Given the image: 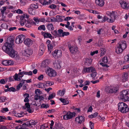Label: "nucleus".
<instances>
[{
	"label": "nucleus",
	"mask_w": 129,
	"mask_h": 129,
	"mask_svg": "<svg viewBox=\"0 0 129 129\" xmlns=\"http://www.w3.org/2000/svg\"><path fill=\"white\" fill-rule=\"evenodd\" d=\"M25 16L26 17V18H28L29 17V16L28 15H27V14H25L23 15H22V16L21 17L20 20H23L24 18H25Z\"/></svg>",
	"instance_id": "72a5a7b5"
},
{
	"label": "nucleus",
	"mask_w": 129,
	"mask_h": 129,
	"mask_svg": "<svg viewBox=\"0 0 129 129\" xmlns=\"http://www.w3.org/2000/svg\"><path fill=\"white\" fill-rule=\"evenodd\" d=\"M27 22L29 23L31 25L34 24H36V23L34 22L32 19H30L28 20Z\"/></svg>",
	"instance_id": "4c0bfd02"
},
{
	"label": "nucleus",
	"mask_w": 129,
	"mask_h": 129,
	"mask_svg": "<svg viewBox=\"0 0 129 129\" xmlns=\"http://www.w3.org/2000/svg\"><path fill=\"white\" fill-rule=\"evenodd\" d=\"M18 36V37L22 43L23 41L24 40V39L25 38V36L21 34Z\"/></svg>",
	"instance_id": "a878e982"
},
{
	"label": "nucleus",
	"mask_w": 129,
	"mask_h": 129,
	"mask_svg": "<svg viewBox=\"0 0 129 129\" xmlns=\"http://www.w3.org/2000/svg\"><path fill=\"white\" fill-rule=\"evenodd\" d=\"M27 111H28L29 113H31L33 112V110H32L31 108L30 107L27 109Z\"/></svg>",
	"instance_id": "0e129e2a"
},
{
	"label": "nucleus",
	"mask_w": 129,
	"mask_h": 129,
	"mask_svg": "<svg viewBox=\"0 0 129 129\" xmlns=\"http://www.w3.org/2000/svg\"><path fill=\"white\" fill-rule=\"evenodd\" d=\"M24 113L23 112H21L20 113H18L17 114L14 115V116L17 117H20L23 116V115H22Z\"/></svg>",
	"instance_id": "473e14b6"
},
{
	"label": "nucleus",
	"mask_w": 129,
	"mask_h": 129,
	"mask_svg": "<svg viewBox=\"0 0 129 129\" xmlns=\"http://www.w3.org/2000/svg\"><path fill=\"white\" fill-rule=\"evenodd\" d=\"M106 90L109 92L110 93H115L118 91V89L115 87H107L106 88Z\"/></svg>",
	"instance_id": "6e6552de"
},
{
	"label": "nucleus",
	"mask_w": 129,
	"mask_h": 129,
	"mask_svg": "<svg viewBox=\"0 0 129 129\" xmlns=\"http://www.w3.org/2000/svg\"><path fill=\"white\" fill-rule=\"evenodd\" d=\"M118 44L119 47H121L123 50L126 48V42L125 41H122L120 42Z\"/></svg>",
	"instance_id": "1a4fd4ad"
},
{
	"label": "nucleus",
	"mask_w": 129,
	"mask_h": 129,
	"mask_svg": "<svg viewBox=\"0 0 129 129\" xmlns=\"http://www.w3.org/2000/svg\"><path fill=\"white\" fill-rule=\"evenodd\" d=\"M25 107H26L27 109L30 107V105L29 103L27 102L25 104Z\"/></svg>",
	"instance_id": "e2e57ef3"
},
{
	"label": "nucleus",
	"mask_w": 129,
	"mask_h": 129,
	"mask_svg": "<svg viewBox=\"0 0 129 129\" xmlns=\"http://www.w3.org/2000/svg\"><path fill=\"white\" fill-rule=\"evenodd\" d=\"M128 93V91L127 90H124L121 92L120 98L122 101L125 102L129 101V97L127 95Z\"/></svg>",
	"instance_id": "7ed1b4c3"
},
{
	"label": "nucleus",
	"mask_w": 129,
	"mask_h": 129,
	"mask_svg": "<svg viewBox=\"0 0 129 129\" xmlns=\"http://www.w3.org/2000/svg\"><path fill=\"white\" fill-rule=\"evenodd\" d=\"M14 63L13 61L11 60H5L3 61L2 64L4 65L7 66L9 65H12Z\"/></svg>",
	"instance_id": "f8f14e48"
},
{
	"label": "nucleus",
	"mask_w": 129,
	"mask_h": 129,
	"mask_svg": "<svg viewBox=\"0 0 129 129\" xmlns=\"http://www.w3.org/2000/svg\"><path fill=\"white\" fill-rule=\"evenodd\" d=\"M38 98V99H40V101L43 100L44 99V98L42 95H39Z\"/></svg>",
	"instance_id": "338daca9"
},
{
	"label": "nucleus",
	"mask_w": 129,
	"mask_h": 129,
	"mask_svg": "<svg viewBox=\"0 0 129 129\" xmlns=\"http://www.w3.org/2000/svg\"><path fill=\"white\" fill-rule=\"evenodd\" d=\"M92 61L91 59L86 58L85 59V62L86 63H87V64H90Z\"/></svg>",
	"instance_id": "c756f323"
},
{
	"label": "nucleus",
	"mask_w": 129,
	"mask_h": 129,
	"mask_svg": "<svg viewBox=\"0 0 129 129\" xmlns=\"http://www.w3.org/2000/svg\"><path fill=\"white\" fill-rule=\"evenodd\" d=\"M118 110L122 113H126L129 111V108L125 103L120 102L118 104Z\"/></svg>",
	"instance_id": "f03ea898"
},
{
	"label": "nucleus",
	"mask_w": 129,
	"mask_h": 129,
	"mask_svg": "<svg viewBox=\"0 0 129 129\" xmlns=\"http://www.w3.org/2000/svg\"><path fill=\"white\" fill-rule=\"evenodd\" d=\"M104 0H96L95 3L99 6L102 7L104 5Z\"/></svg>",
	"instance_id": "2eb2a0df"
},
{
	"label": "nucleus",
	"mask_w": 129,
	"mask_h": 129,
	"mask_svg": "<svg viewBox=\"0 0 129 129\" xmlns=\"http://www.w3.org/2000/svg\"><path fill=\"white\" fill-rule=\"evenodd\" d=\"M33 51L31 50L27 49L24 50L23 54L25 56L28 57L31 55Z\"/></svg>",
	"instance_id": "9d476101"
},
{
	"label": "nucleus",
	"mask_w": 129,
	"mask_h": 129,
	"mask_svg": "<svg viewBox=\"0 0 129 129\" xmlns=\"http://www.w3.org/2000/svg\"><path fill=\"white\" fill-rule=\"evenodd\" d=\"M15 41V43L17 44L21 43L18 36L16 37Z\"/></svg>",
	"instance_id": "ea45409f"
},
{
	"label": "nucleus",
	"mask_w": 129,
	"mask_h": 129,
	"mask_svg": "<svg viewBox=\"0 0 129 129\" xmlns=\"http://www.w3.org/2000/svg\"><path fill=\"white\" fill-rule=\"evenodd\" d=\"M108 18L106 16H104L103 18V19L102 21H101L102 22H105V21L107 20L108 21Z\"/></svg>",
	"instance_id": "13d9d810"
},
{
	"label": "nucleus",
	"mask_w": 129,
	"mask_h": 129,
	"mask_svg": "<svg viewBox=\"0 0 129 129\" xmlns=\"http://www.w3.org/2000/svg\"><path fill=\"white\" fill-rule=\"evenodd\" d=\"M102 61L105 63H107L108 62V60L107 57H104L102 59Z\"/></svg>",
	"instance_id": "37998d69"
},
{
	"label": "nucleus",
	"mask_w": 129,
	"mask_h": 129,
	"mask_svg": "<svg viewBox=\"0 0 129 129\" xmlns=\"http://www.w3.org/2000/svg\"><path fill=\"white\" fill-rule=\"evenodd\" d=\"M44 76L42 74L40 75L38 77V79L40 80H42Z\"/></svg>",
	"instance_id": "774afa93"
},
{
	"label": "nucleus",
	"mask_w": 129,
	"mask_h": 129,
	"mask_svg": "<svg viewBox=\"0 0 129 129\" xmlns=\"http://www.w3.org/2000/svg\"><path fill=\"white\" fill-rule=\"evenodd\" d=\"M128 78L127 74L125 73L122 75V82H125L127 80Z\"/></svg>",
	"instance_id": "b1692460"
},
{
	"label": "nucleus",
	"mask_w": 129,
	"mask_h": 129,
	"mask_svg": "<svg viewBox=\"0 0 129 129\" xmlns=\"http://www.w3.org/2000/svg\"><path fill=\"white\" fill-rule=\"evenodd\" d=\"M88 72L90 73V72H93L95 71L94 68L92 67H91L88 68Z\"/></svg>",
	"instance_id": "c85d7f7f"
},
{
	"label": "nucleus",
	"mask_w": 129,
	"mask_h": 129,
	"mask_svg": "<svg viewBox=\"0 0 129 129\" xmlns=\"http://www.w3.org/2000/svg\"><path fill=\"white\" fill-rule=\"evenodd\" d=\"M53 56L56 58L57 57L58 58L61 56V51L60 50H57V51H55L54 52V54H53Z\"/></svg>",
	"instance_id": "4468645a"
},
{
	"label": "nucleus",
	"mask_w": 129,
	"mask_h": 129,
	"mask_svg": "<svg viewBox=\"0 0 129 129\" xmlns=\"http://www.w3.org/2000/svg\"><path fill=\"white\" fill-rule=\"evenodd\" d=\"M47 72V74L50 77H54L56 75L55 71L52 68H49Z\"/></svg>",
	"instance_id": "423d86ee"
},
{
	"label": "nucleus",
	"mask_w": 129,
	"mask_h": 129,
	"mask_svg": "<svg viewBox=\"0 0 129 129\" xmlns=\"http://www.w3.org/2000/svg\"><path fill=\"white\" fill-rule=\"evenodd\" d=\"M51 33L54 36H58L60 37V35L58 34L57 31L56 30H54L53 31L51 32Z\"/></svg>",
	"instance_id": "f704fd0d"
},
{
	"label": "nucleus",
	"mask_w": 129,
	"mask_h": 129,
	"mask_svg": "<svg viewBox=\"0 0 129 129\" xmlns=\"http://www.w3.org/2000/svg\"><path fill=\"white\" fill-rule=\"evenodd\" d=\"M30 7L32 8H33L35 9H37L38 8V6L34 4H31Z\"/></svg>",
	"instance_id": "3c124183"
},
{
	"label": "nucleus",
	"mask_w": 129,
	"mask_h": 129,
	"mask_svg": "<svg viewBox=\"0 0 129 129\" xmlns=\"http://www.w3.org/2000/svg\"><path fill=\"white\" fill-rule=\"evenodd\" d=\"M45 82L46 83L45 84H48L49 86H51L54 84V83L53 81H46Z\"/></svg>",
	"instance_id": "c9c22d12"
},
{
	"label": "nucleus",
	"mask_w": 129,
	"mask_h": 129,
	"mask_svg": "<svg viewBox=\"0 0 129 129\" xmlns=\"http://www.w3.org/2000/svg\"><path fill=\"white\" fill-rule=\"evenodd\" d=\"M29 122H30L32 125H36L37 123V121H35L33 120H30L29 121Z\"/></svg>",
	"instance_id": "603ef678"
},
{
	"label": "nucleus",
	"mask_w": 129,
	"mask_h": 129,
	"mask_svg": "<svg viewBox=\"0 0 129 129\" xmlns=\"http://www.w3.org/2000/svg\"><path fill=\"white\" fill-rule=\"evenodd\" d=\"M24 43L25 45L29 46L31 44V41L30 39L27 38L24 40Z\"/></svg>",
	"instance_id": "a211bd4d"
},
{
	"label": "nucleus",
	"mask_w": 129,
	"mask_h": 129,
	"mask_svg": "<svg viewBox=\"0 0 129 129\" xmlns=\"http://www.w3.org/2000/svg\"><path fill=\"white\" fill-rule=\"evenodd\" d=\"M100 64L103 67H109V66H108L106 64H104V63L102 62H101L100 63Z\"/></svg>",
	"instance_id": "680f3d73"
},
{
	"label": "nucleus",
	"mask_w": 129,
	"mask_h": 129,
	"mask_svg": "<svg viewBox=\"0 0 129 129\" xmlns=\"http://www.w3.org/2000/svg\"><path fill=\"white\" fill-rule=\"evenodd\" d=\"M49 7L50 8L53 9H55L56 7V5L54 4H52L49 6Z\"/></svg>",
	"instance_id": "4d7b16f0"
},
{
	"label": "nucleus",
	"mask_w": 129,
	"mask_h": 129,
	"mask_svg": "<svg viewBox=\"0 0 129 129\" xmlns=\"http://www.w3.org/2000/svg\"><path fill=\"white\" fill-rule=\"evenodd\" d=\"M6 98L4 96H2L0 98V100H1L2 102H4L6 99Z\"/></svg>",
	"instance_id": "69168bd1"
},
{
	"label": "nucleus",
	"mask_w": 129,
	"mask_h": 129,
	"mask_svg": "<svg viewBox=\"0 0 129 129\" xmlns=\"http://www.w3.org/2000/svg\"><path fill=\"white\" fill-rule=\"evenodd\" d=\"M69 49L71 52L72 53H75L77 51V48H76L75 47H70L69 45Z\"/></svg>",
	"instance_id": "6ab92c4d"
},
{
	"label": "nucleus",
	"mask_w": 129,
	"mask_h": 129,
	"mask_svg": "<svg viewBox=\"0 0 129 129\" xmlns=\"http://www.w3.org/2000/svg\"><path fill=\"white\" fill-rule=\"evenodd\" d=\"M85 119V118L83 116H79L75 118V120L77 123L81 124L82 122H84Z\"/></svg>",
	"instance_id": "0eeeda50"
},
{
	"label": "nucleus",
	"mask_w": 129,
	"mask_h": 129,
	"mask_svg": "<svg viewBox=\"0 0 129 129\" xmlns=\"http://www.w3.org/2000/svg\"><path fill=\"white\" fill-rule=\"evenodd\" d=\"M28 72H26L25 71H23L22 72H19L18 74V75H22L24 74L25 75H27L28 74Z\"/></svg>",
	"instance_id": "de8ad7c7"
},
{
	"label": "nucleus",
	"mask_w": 129,
	"mask_h": 129,
	"mask_svg": "<svg viewBox=\"0 0 129 129\" xmlns=\"http://www.w3.org/2000/svg\"><path fill=\"white\" fill-rule=\"evenodd\" d=\"M47 27L48 29L49 30H53L54 29V27L53 26L52 23H48L47 25Z\"/></svg>",
	"instance_id": "393cba45"
},
{
	"label": "nucleus",
	"mask_w": 129,
	"mask_h": 129,
	"mask_svg": "<svg viewBox=\"0 0 129 129\" xmlns=\"http://www.w3.org/2000/svg\"><path fill=\"white\" fill-rule=\"evenodd\" d=\"M96 74L97 73L95 71L92 72V73L91 74V76L92 77L94 78L95 77Z\"/></svg>",
	"instance_id": "864d4df0"
},
{
	"label": "nucleus",
	"mask_w": 129,
	"mask_h": 129,
	"mask_svg": "<svg viewBox=\"0 0 129 129\" xmlns=\"http://www.w3.org/2000/svg\"><path fill=\"white\" fill-rule=\"evenodd\" d=\"M45 28L44 25H41L38 27V29L39 30H45Z\"/></svg>",
	"instance_id": "e433bc0d"
},
{
	"label": "nucleus",
	"mask_w": 129,
	"mask_h": 129,
	"mask_svg": "<svg viewBox=\"0 0 129 129\" xmlns=\"http://www.w3.org/2000/svg\"><path fill=\"white\" fill-rule=\"evenodd\" d=\"M76 114L75 112L72 113L70 111H68L66 113L65 115L63 116V118L64 119L67 120L72 118L73 116H75Z\"/></svg>",
	"instance_id": "20e7f679"
},
{
	"label": "nucleus",
	"mask_w": 129,
	"mask_h": 129,
	"mask_svg": "<svg viewBox=\"0 0 129 129\" xmlns=\"http://www.w3.org/2000/svg\"><path fill=\"white\" fill-rule=\"evenodd\" d=\"M40 51H44L45 50V47L43 44H42L40 46Z\"/></svg>",
	"instance_id": "2f4dec72"
},
{
	"label": "nucleus",
	"mask_w": 129,
	"mask_h": 129,
	"mask_svg": "<svg viewBox=\"0 0 129 129\" xmlns=\"http://www.w3.org/2000/svg\"><path fill=\"white\" fill-rule=\"evenodd\" d=\"M5 87L7 88V89H5L4 91L5 92H7L8 91H12L15 92L16 91V89L13 87H11L10 88L9 87V86L8 85H6L5 86Z\"/></svg>",
	"instance_id": "9b49d317"
},
{
	"label": "nucleus",
	"mask_w": 129,
	"mask_h": 129,
	"mask_svg": "<svg viewBox=\"0 0 129 129\" xmlns=\"http://www.w3.org/2000/svg\"><path fill=\"white\" fill-rule=\"evenodd\" d=\"M28 11L29 13L31 15H34L35 14L36 10L35 9H33L30 7V8H28Z\"/></svg>",
	"instance_id": "dca6fc26"
},
{
	"label": "nucleus",
	"mask_w": 129,
	"mask_h": 129,
	"mask_svg": "<svg viewBox=\"0 0 129 129\" xmlns=\"http://www.w3.org/2000/svg\"><path fill=\"white\" fill-rule=\"evenodd\" d=\"M49 107L48 104H43L41 106V108H47Z\"/></svg>",
	"instance_id": "c03bdc74"
},
{
	"label": "nucleus",
	"mask_w": 129,
	"mask_h": 129,
	"mask_svg": "<svg viewBox=\"0 0 129 129\" xmlns=\"http://www.w3.org/2000/svg\"><path fill=\"white\" fill-rule=\"evenodd\" d=\"M66 89H65L63 88L62 91L59 90L57 92V95L60 96H62L64 95Z\"/></svg>",
	"instance_id": "4be33fe9"
},
{
	"label": "nucleus",
	"mask_w": 129,
	"mask_h": 129,
	"mask_svg": "<svg viewBox=\"0 0 129 129\" xmlns=\"http://www.w3.org/2000/svg\"><path fill=\"white\" fill-rule=\"evenodd\" d=\"M44 85L43 83H39L38 84V87L40 88H42L44 86Z\"/></svg>",
	"instance_id": "052dcab7"
},
{
	"label": "nucleus",
	"mask_w": 129,
	"mask_h": 129,
	"mask_svg": "<svg viewBox=\"0 0 129 129\" xmlns=\"http://www.w3.org/2000/svg\"><path fill=\"white\" fill-rule=\"evenodd\" d=\"M101 55H102V54H104L106 52V50L104 48H102L101 49Z\"/></svg>",
	"instance_id": "49530a36"
},
{
	"label": "nucleus",
	"mask_w": 129,
	"mask_h": 129,
	"mask_svg": "<svg viewBox=\"0 0 129 129\" xmlns=\"http://www.w3.org/2000/svg\"><path fill=\"white\" fill-rule=\"evenodd\" d=\"M124 61L125 62H129V55H125L124 57Z\"/></svg>",
	"instance_id": "a18cd8bd"
},
{
	"label": "nucleus",
	"mask_w": 129,
	"mask_h": 129,
	"mask_svg": "<svg viewBox=\"0 0 129 129\" xmlns=\"http://www.w3.org/2000/svg\"><path fill=\"white\" fill-rule=\"evenodd\" d=\"M9 111V110L8 108H3V109L1 110V111L2 113H4V112H7Z\"/></svg>",
	"instance_id": "09e8293b"
},
{
	"label": "nucleus",
	"mask_w": 129,
	"mask_h": 129,
	"mask_svg": "<svg viewBox=\"0 0 129 129\" xmlns=\"http://www.w3.org/2000/svg\"><path fill=\"white\" fill-rule=\"evenodd\" d=\"M42 35L44 36V38H50L52 37L51 34L48 33H45V32H42Z\"/></svg>",
	"instance_id": "f3484780"
},
{
	"label": "nucleus",
	"mask_w": 129,
	"mask_h": 129,
	"mask_svg": "<svg viewBox=\"0 0 129 129\" xmlns=\"http://www.w3.org/2000/svg\"><path fill=\"white\" fill-rule=\"evenodd\" d=\"M89 126L90 127L91 129H94V123L91 121L89 122Z\"/></svg>",
	"instance_id": "5fc2aeb1"
},
{
	"label": "nucleus",
	"mask_w": 129,
	"mask_h": 129,
	"mask_svg": "<svg viewBox=\"0 0 129 129\" xmlns=\"http://www.w3.org/2000/svg\"><path fill=\"white\" fill-rule=\"evenodd\" d=\"M22 84L20 83L16 86V89L18 90H19L20 88L22 87Z\"/></svg>",
	"instance_id": "8fccbe9b"
},
{
	"label": "nucleus",
	"mask_w": 129,
	"mask_h": 129,
	"mask_svg": "<svg viewBox=\"0 0 129 129\" xmlns=\"http://www.w3.org/2000/svg\"><path fill=\"white\" fill-rule=\"evenodd\" d=\"M18 74L17 73L15 74V75L13 77L12 76L10 77L9 78V80L8 82L13 81H14V79L15 80H18Z\"/></svg>",
	"instance_id": "ddd939ff"
},
{
	"label": "nucleus",
	"mask_w": 129,
	"mask_h": 129,
	"mask_svg": "<svg viewBox=\"0 0 129 129\" xmlns=\"http://www.w3.org/2000/svg\"><path fill=\"white\" fill-rule=\"evenodd\" d=\"M54 67L56 69H60L61 68L60 63L58 62L54 61L53 63Z\"/></svg>",
	"instance_id": "aec40b11"
},
{
	"label": "nucleus",
	"mask_w": 129,
	"mask_h": 129,
	"mask_svg": "<svg viewBox=\"0 0 129 129\" xmlns=\"http://www.w3.org/2000/svg\"><path fill=\"white\" fill-rule=\"evenodd\" d=\"M123 50L120 47H119V46L118 45L116 48V52L117 54L121 53Z\"/></svg>",
	"instance_id": "5701e85b"
},
{
	"label": "nucleus",
	"mask_w": 129,
	"mask_h": 129,
	"mask_svg": "<svg viewBox=\"0 0 129 129\" xmlns=\"http://www.w3.org/2000/svg\"><path fill=\"white\" fill-rule=\"evenodd\" d=\"M98 45L99 47L102 46L103 45V41L102 40H99L98 43Z\"/></svg>",
	"instance_id": "79ce46f5"
},
{
	"label": "nucleus",
	"mask_w": 129,
	"mask_h": 129,
	"mask_svg": "<svg viewBox=\"0 0 129 129\" xmlns=\"http://www.w3.org/2000/svg\"><path fill=\"white\" fill-rule=\"evenodd\" d=\"M70 35V33L68 32H63V33L62 35H60V37H63L64 36H67Z\"/></svg>",
	"instance_id": "a19ab883"
},
{
	"label": "nucleus",
	"mask_w": 129,
	"mask_h": 129,
	"mask_svg": "<svg viewBox=\"0 0 129 129\" xmlns=\"http://www.w3.org/2000/svg\"><path fill=\"white\" fill-rule=\"evenodd\" d=\"M53 129H65L62 126H61L60 124L55 123V127Z\"/></svg>",
	"instance_id": "412c9836"
},
{
	"label": "nucleus",
	"mask_w": 129,
	"mask_h": 129,
	"mask_svg": "<svg viewBox=\"0 0 129 129\" xmlns=\"http://www.w3.org/2000/svg\"><path fill=\"white\" fill-rule=\"evenodd\" d=\"M24 96H26V97L25 98L24 100V102H28L29 101V99H28V98L29 97V94L26 93L24 94Z\"/></svg>",
	"instance_id": "bb28decb"
},
{
	"label": "nucleus",
	"mask_w": 129,
	"mask_h": 129,
	"mask_svg": "<svg viewBox=\"0 0 129 129\" xmlns=\"http://www.w3.org/2000/svg\"><path fill=\"white\" fill-rule=\"evenodd\" d=\"M46 61L47 60H45L42 62V66L44 67H45L47 66L48 65V63L47 62L46 63Z\"/></svg>",
	"instance_id": "58836bf2"
},
{
	"label": "nucleus",
	"mask_w": 129,
	"mask_h": 129,
	"mask_svg": "<svg viewBox=\"0 0 129 129\" xmlns=\"http://www.w3.org/2000/svg\"><path fill=\"white\" fill-rule=\"evenodd\" d=\"M119 3L122 7L123 9H128L129 8V4L127 3L125 1H120Z\"/></svg>",
	"instance_id": "39448f33"
},
{
	"label": "nucleus",
	"mask_w": 129,
	"mask_h": 129,
	"mask_svg": "<svg viewBox=\"0 0 129 129\" xmlns=\"http://www.w3.org/2000/svg\"><path fill=\"white\" fill-rule=\"evenodd\" d=\"M73 18V17H67L66 18L64 19V20L65 21H68L69 20H70L71 19H72Z\"/></svg>",
	"instance_id": "bf43d9fd"
},
{
	"label": "nucleus",
	"mask_w": 129,
	"mask_h": 129,
	"mask_svg": "<svg viewBox=\"0 0 129 129\" xmlns=\"http://www.w3.org/2000/svg\"><path fill=\"white\" fill-rule=\"evenodd\" d=\"M14 44V40L13 37H8L6 42L3 46L2 49L6 53L12 58H14L16 53L13 49V46Z\"/></svg>",
	"instance_id": "f257e3e1"
},
{
	"label": "nucleus",
	"mask_w": 129,
	"mask_h": 129,
	"mask_svg": "<svg viewBox=\"0 0 129 129\" xmlns=\"http://www.w3.org/2000/svg\"><path fill=\"white\" fill-rule=\"evenodd\" d=\"M48 47V49L49 50H50L51 49H52L53 47L52 46V45L51 44H49L47 45Z\"/></svg>",
	"instance_id": "6e6d98bb"
},
{
	"label": "nucleus",
	"mask_w": 129,
	"mask_h": 129,
	"mask_svg": "<svg viewBox=\"0 0 129 129\" xmlns=\"http://www.w3.org/2000/svg\"><path fill=\"white\" fill-rule=\"evenodd\" d=\"M114 13L115 12L114 11H112V12L107 11V12L106 14L107 15L110 16L111 18H112V16L113 15H114Z\"/></svg>",
	"instance_id": "7c9ffc66"
},
{
	"label": "nucleus",
	"mask_w": 129,
	"mask_h": 129,
	"mask_svg": "<svg viewBox=\"0 0 129 129\" xmlns=\"http://www.w3.org/2000/svg\"><path fill=\"white\" fill-rule=\"evenodd\" d=\"M98 114V113L97 112H95L93 114L89 115L88 117L89 118H93L95 117Z\"/></svg>",
	"instance_id": "cd10ccee"
}]
</instances>
